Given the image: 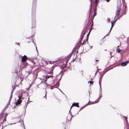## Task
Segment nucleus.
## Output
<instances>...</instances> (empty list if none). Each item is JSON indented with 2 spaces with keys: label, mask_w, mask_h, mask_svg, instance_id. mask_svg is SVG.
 Masks as SVG:
<instances>
[{
  "label": "nucleus",
  "mask_w": 129,
  "mask_h": 129,
  "mask_svg": "<svg viewBox=\"0 0 129 129\" xmlns=\"http://www.w3.org/2000/svg\"><path fill=\"white\" fill-rule=\"evenodd\" d=\"M46 93L44 97V98L45 97L46 99Z\"/></svg>",
  "instance_id": "40"
},
{
  "label": "nucleus",
  "mask_w": 129,
  "mask_h": 129,
  "mask_svg": "<svg viewBox=\"0 0 129 129\" xmlns=\"http://www.w3.org/2000/svg\"><path fill=\"white\" fill-rule=\"evenodd\" d=\"M129 62V61H126L122 62L121 63V65L122 66H125L126 65L127 63Z\"/></svg>",
  "instance_id": "8"
},
{
  "label": "nucleus",
  "mask_w": 129,
  "mask_h": 129,
  "mask_svg": "<svg viewBox=\"0 0 129 129\" xmlns=\"http://www.w3.org/2000/svg\"><path fill=\"white\" fill-rule=\"evenodd\" d=\"M116 51L117 52H120L121 51V50L118 48L117 49Z\"/></svg>",
  "instance_id": "26"
},
{
  "label": "nucleus",
  "mask_w": 129,
  "mask_h": 129,
  "mask_svg": "<svg viewBox=\"0 0 129 129\" xmlns=\"http://www.w3.org/2000/svg\"><path fill=\"white\" fill-rule=\"evenodd\" d=\"M55 86H51V89H53L54 88V87Z\"/></svg>",
  "instance_id": "33"
},
{
  "label": "nucleus",
  "mask_w": 129,
  "mask_h": 129,
  "mask_svg": "<svg viewBox=\"0 0 129 129\" xmlns=\"http://www.w3.org/2000/svg\"><path fill=\"white\" fill-rule=\"evenodd\" d=\"M73 104H74V106L77 107H79V106L78 105V103H74Z\"/></svg>",
  "instance_id": "13"
},
{
  "label": "nucleus",
  "mask_w": 129,
  "mask_h": 129,
  "mask_svg": "<svg viewBox=\"0 0 129 129\" xmlns=\"http://www.w3.org/2000/svg\"><path fill=\"white\" fill-rule=\"evenodd\" d=\"M87 27L86 26L85 28H84L82 30V32L81 33V35H80V41L81 42L82 39L84 37V35H85V33L86 32H87L88 31V30H87L86 29Z\"/></svg>",
  "instance_id": "4"
},
{
  "label": "nucleus",
  "mask_w": 129,
  "mask_h": 129,
  "mask_svg": "<svg viewBox=\"0 0 129 129\" xmlns=\"http://www.w3.org/2000/svg\"><path fill=\"white\" fill-rule=\"evenodd\" d=\"M89 34H90L89 33H88L87 34V38L85 40L86 41H88V37L89 35Z\"/></svg>",
  "instance_id": "20"
},
{
  "label": "nucleus",
  "mask_w": 129,
  "mask_h": 129,
  "mask_svg": "<svg viewBox=\"0 0 129 129\" xmlns=\"http://www.w3.org/2000/svg\"><path fill=\"white\" fill-rule=\"evenodd\" d=\"M22 101L20 99H19L18 100L17 102L15 103L16 105H17L20 104L22 102Z\"/></svg>",
  "instance_id": "9"
},
{
  "label": "nucleus",
  "mask_w": 129,
  "mask_h": 129,
  "mask_svg": "<svg viewBox=\"0 0 129 129\" xmlns=\"http://www.w3.org/2000/svg\"><path fill=\"white\" fill-rule=\"evenodd\" d=\"M27 104H25V105L24 106V109L25 110V109H26V108H27Z\"/></svg>",
  "instance_id": "24"
},
{
  "label": "nucleus",
  "mask_w": 129,
  "mask_h": 129,
  "mask_svg": "<svg viewBox=\"0 0 129 129\" xmlns=\"http://www.w3.org/2000/svg\"><path fill=\"white\" fill-rule=\"evenodd\" d=\"M17 71H16L15 72V73L16 74H17Z\"/></svg>",
  "instance_id": "39"
},
{
  "label": "nucleus",
  "mask_w": 129,
  "mask_h": 129,
  "mask_svg": "<svg viewBox=\"0 0 129 129\" xmlns=\"http://www.w3.org/2000/svg\"><path fill=\"white\" fill-rule=\"evenodd\" d=\"M69 116H70V115H68V117H69Z\"/></svg>",
  "instance_id": "53"
},
{
  "label": "nucleus",
  "mask_w": 129,
  "mask_h": 129,
  "mask_svg": "<svg viewBox=\"0 0 129 129\" xmlns=\"http://www.w3.org/2000/svg\"><path fill=\"white\" fill-rule=\"evenodd\" d=\"M33 43H34L35 46V47H36V49H37V51L38 52V50H37V47H36V44L35 43V42H34L33 41Z\"/></svg>",
  "instance_id": "27"
},
{
  "label": "nucleus",
  "mask_w": 129,
  "mask_h": 129,
  "mask_svg": "<svg viewBox=\"0 0 129 129\" xmlns=\"http://www.w3.org/2000/svg\"><path fill=\"white\" fill-rule=\"evenodd\" d=\"M69 56L70 57H71V54H70V55H69Z\"/></svg>",
  "instance_id": "48"
},
{
  "label": "nucleus",
  "mask_w": 129,
  "mask_h": 129,
  "mask_svg": "<svg viewBox=\"0 0 129 129\" xmlns=\"http://www.w3.org/2000/svg\"><path fill=\"white\" fill-rule=\"evenodd\" d=\"M48 62H46V63L47 64H48V63H47Z\"/></svg>",
  "instance_id": "54"
},
{
  "label": "nucleus",
  "mask_w": 129,
  "mask_h": 129,
  "mask_svg": "<svg viewBox=\"0 0 129 129\" xmlns=\"http://www.w3.org/2000/svg\"><path fill=\"white\" fill-rule=\"evenodd\" d=\"M61 77L60 78V79H59V81L60 80V79H61Z\"/></svg>",
  "instance_id": "59"
},
{
  "label": "nucleus",
  "mask_w": 129,
  "mask_h": 129,
  "mask_svg": "<svg viewBox=\"0 0 129 129\" xmlns=\"http://www.w3.org/2000/svg\"><path fill=\"white\" fill-rule=\"evenodd\" d=\"M27 42L29 43L30 42V41H27Z\"/></svg>",
  "instance_id": "57"
},
{
  "label": "nucleus",
  "mask_w": 129,
  "mask_h": 129,
  "mask_svg": "<svg viewBox=\"0 0 129 129\" xmlns=\"http://www.w3.org/2000/svg\"><path fill=\"white\" fill-rule=\"evenodd\" d=\"M27 59V57L25 55H24L21 57V61L22 62H24L26 61Z\"/></svg>",
  "instance_id": "6"
},
{
  "label": "nucleus",
  "mask_w": 129,
  "mask_h": 129,
  "mask_svg": "<svg viewBox=\"0 0 129 129\" xmlns=\"http://www.w3.org/2000/svg\"><path fill=\"white\" fill-rule=\"evenodd\" d=\"M124 117H125V118L126 119V121H127V122H128V121H127V117H126L125 116H123Z\"/></svg>",
  "instance_id": "35"
},
{
  "label": "nucleus",
  "mask_w": 129,
  "mask_h": 129,
  "mask_svg": "<svg viewBox=\"0 0 129 129\" xmlns=\"http://www.w3.org/2000/svg\"><path fill=\"white\" fill-rule=\"evenodd\" d=\"M51 73H52V74H52V73L51 72H49V73H48V74H51Z\"/></svg>",
  "instance_id": "44"
},
{
  "label": "nucleus",
  "mask_w": 129,
  "mask_h": 129,
  "mask_svg": "<svg viewBox=\"0 0 129 129\" xmlns=\"http://www.w3.org/2000/svg\"><path fill=\"white\" fill-rule=\"evenodd\" d=\"M28 72L29 74H30L31 73V72L30 71H28Z\"/></svg>",
  "instance_id": "37"
},
{
  "label": "nucleus",
  "mask_w": 129,
  "mask_h": 129,
  "mask_svg": "<svg viewBox=\"0 0 129 129\" xmlns=\"http://www.w3.org/2000/svg\"><path fill=\"white\" fill-rule=\"evenodd\" d=\"M60 91L61 92L63 93L62 92V91L61 90H60Z\"/></svg>",
  "instance_id": "55"
},
{
  "label": "nucleus",
  "mask_w": 129,
  "mask_h": 129,
  "mask_svg": "<svg viewBox=\"0 0 129 129\" xmlns=\"http://www.w3.org/2000/svg\"><path fill=\"white\" fill-rule=\"evenodd\" d=\"M88 42V41H85V40H84V41H83V43H82V44L84 45V44H85L84 42Z\"/></svg>",
  "instance_id": "31"
},
{
  "label": "nucleus",
  "mask_w": 129,
  "mask_h": 129,
  "mask_svg": "<svg viewBox=\"0 0 129 129\" xmlns=\"http://www.w3.org/2000/svg\"><path fill=\"white\" fill-rule=\"evenodd\" d=\"M100 70V69H99V70H98L95 73V75L97 73V72H99V70Z\"/></svg>",
  "instance_id": "32"
},
{
  "label": "nucleus",
  "mask_w": 129,
  "mask_h": 129,
  "mask_svg": "<svg viewBox=\"0 0 129 129\" xmlns=\"http://www.w3.org/2000/svg\"><path fill=\"white\" fill-rule=\"evenodd\" d=\"M127 129H129V128H127Z\"/></svg>",
  "instance_id": "63"
},
{
  "label": "nucleus",
  "mask_w": 129,
  "mask_h": 129,
  "mask_svg": "<svg viewBox=\"0 0 129 129\" xmlns=\"http://www.w3.org/2000/svg\"><path fill=\"white\" fill-rule=\"evenodd\" d=\"M95 10L94 11V13L93 15V18L96 15V8H95Z\"/></svg>",
  "instance_id": "17"
},
{
  "label": "nucleus",
  "mask_w": 129,
  "mask_h": 129,
  "mask_svg": "<svg viewBox=\"0 0 129 129\" xmlns=\"http://www.w3.org/2000/svg\"><path fill=\"white\" fill-rule=\"evenodd\" d=\"M23 94L22 93H21L20 94L18 95V97L19 98V99L20 98L22 95Z\"/></svg>",
  "instance_id": "22"
},
{
  "label": "nucleus",
  "mask_w": 129,
  "mask_h": 129,
  "mask_svg": "<svg viewBox=\"0 0 129 129\" xmlns=\"http://www.w3.org/2000/svg\"><path fill=\"white\" fill-rule=\"evenodd\" d=\"M58 88L59 89V90H60H60H61V89H59V88Z\"/></svg>",
  "instance_id": "52"
},
{
  "label": "nucleus",
  "mask_w": 129,
  "mask_h": 129,
  "mask_svg": "<svg viewBox=\"0 0 129 129\" xmlns=\"http://www.w3.org/2000/svg\"><path fill=\"white\" fill-rule=\"evenodd\" d=\"M110 70V69L109 68H105L104 69V70L102 72L105 73H106L107 71H108Z\"/></svg>",
  "instance_id": "11"
},
{
  "label": "nucleus",
  "mask_w": 129,
  "mask_h": 129,
  "mask_svg": "<svg viewBox=\"0 0 129 129\" xmlns=\"http://www.w3.org/2000/svg\"><path fill=\"white\" fill-rule=\"evenodd\" d=\"M110 34L108 32V33H107V34L106 36H107L109 35H110Z\"/></svg>",
  "instance_id": "38"
},
{
  "label": "nucleus",
  "mask_w": 129,
  "mask_h": 129,
  "mask_svg": "<svg viewBox=\"0 0 129 129\" xmlns=\"http://www.w3.org/2000/svg\"><path fill=\"white\" fill-rule=\"evenodd\" d=\"M15 78H17V77H15Z\"/></svg>",
  "instance_id": "64"
},
{
  "label": "nucleus",
  "mask_w": 129,
  "mask_h": 129,
  "mask_svg": "<svg viewBox=\"0 0 129 129\" xmlns=\"http://www.w3.org/2000/svg\"><path fill=\"white\" fill-rule=\"evenodd\" d=\"M37 75L38 74H36V75L33 76V79H34V81H35L37 78Z\"/></svg>",
  "instance_id": "16"
},
{
  "label": "nucleus",
  "mask_w": 129,
  "mask_h": 129,
  "mask_svg": "<svg viewBox=\"0 0 129 129\" xmlns=\"http://www.w3.org/2000/svg\"><path fill=\"white\" fill-rule=\"evenodd\" d=\"M112 56H111V58L112 57Z\"/></svg>",
  "instance_id": "61"
},
{
  "label": "nucleus",
  "mask_w": 129,
  "mask_h": 129,
  "mask_svg": "<svg viewBox=\"0 0 129 129\" xmlns=\"http://www.w3.org/2000/svg\"><path fill=\"white\" fill-rule=\"evenodd\" d=\"M102 78L100 77L99 80V84L100 85V91L99 92V98L95 101L93 102L92 104H93L98 103L99 101L101 98L102 97V89L101 88V82Z\"/></svg>",
  "instance_id": "3"
},
{
  "label": "nucleus",
  "mask_w": 129,
  "mask_h": 129,
  "mask_svg": "<svg viewBox=\"0 0 129 129\" xmlns=\"http://www.w3.org/2000/svg\"><path fill=\"white\" fill-rule=\"evenodd\" d=\"M105 74V73H103V72H101V74H100V77L102 78Z\"/></svg>",
  "instance_id": "14"
},
{
  "label": "nucleus",
  "mask_w": 129,
  "mask_h": 129,
  "mask_svg": "<svg viewBox=\"0 0 129 129\" xmlns=\"http://www.w3.org/2000/svg\"><path fill=\"white\" fill-rule=\"evenodd\" d=\"M90 102L89 101V102H88V103L87 104H86L85 106H83V107H81V109H80V111L82 109L86 106H87V105H90V104H89V103Z\"/></svg>",
  "instance_id": "15"
},
{
  "label": "nucleus",
  "mask_w": 129,
  "mask_h": 129,
  "mask_svg": "<svg viewBox=\"0 0 129 129\" xmlns=\"http://www.w3.org/2000/svg\"><path fill=\"white\" fill-rule=\"evenodd\" d=\"M59 83L58 82V81L55 84V86L56 87L59 86Z\"/></svg>",
  "instance_id": "21"
},
{
  "label": "nucleus",
  "mask_w": 129,
  "mask_h": 129,
  "mask_svg": "<svg viewBox=\"0 0 129 129\" xmlns=\"http://www.w3.org/2000/svg\"><path fill=\"white\" fill-rule=\"evenodd\" d=\"M93 22V21L92 20H91V22Z\"/></svg>",
  "instance_id": "60"
},
{
  "label": "nucleus",
  "mask_w": 129,
  "mask_h": 129,
  "mask_svg": "<svg viewBox=\"0 0 129 129\" xmlns=\"http://www.w3.org/2000/svg\"><path fill=\"white\" fill-rule=\"evenodd\" d=\"M61 77L60 78V79H59V81L60 80V79H61Z\"/></svg>",
  "instance_id": "58"
},
{
  "label": "nucleus",
  "mask_w": 129,
  "mask_h": 129,
  "mask_svg": "<svg viewBox=\"0 0 129 129\" xmlns=\"http://www.w3.org/2000/svg\"><path fill=\"white\" fill-rule=\"evenodd\" d=\"M37 0H33V3L32 8V28L35 27L36 23L35 20V9L36 7Z\"/></svg>",
  "instance_id": "1"
},
{
  "label": "nucleus",
  "mask_w": 129,
  "mask_h": 129,
  "mask_svg": "<svg viewBox=\"0 0 129 129\" xmlns=\"http://www.w3.org/2000/svg\"><path fill=\"white\" fill-rule=\"evenodd\" d=\"M29 98H28V100L27 102L25 104H27V105H28V104L29 103Z\"/></svg>",
  "instance_id": "29"
},
{
  "label": "nucleus",
  "mask_w": 129,
  "mask_h": 129,
  "mask_svg": "<svg viewBox=\"0 0 129 129\" xmlns=\"http://www.w3.org/2000/svg\"><path fill=\"white\" fill-rule=\"evenodd\" d=\"M53 76L52 74H51L50 76H48L47 75L45 77V78H46V79L44 81L45 82H46L47 81V80L48 78H49L52 77H53Z\"/></svg>",
  "instance_id": "10"
},
{
  "label": "nucleus",
  "mask_w": 129,
  "mask_h": 129,
  "mask_svg": "<svg viewBox=\"0 0 129 129\" xmlns=\"http://www.w3.org/2000/svg\"><path fill=\"white\" fill-rule=\"evenodd\" d=\"M32 62L34 64H36L35 62V61H32Z\"/></svg>",
  "instance_id": "34"
},
{
  "label": "nucleus",
  "mask_w": 129,
  "mask_h": 129,
  "mask_svg": "<svg viewBox=\"0 0 129 129\" xmlns=\"http://www.w3.org/2000/svg\"><path fill=\"white\" fill-rule=\"evenodd\" d=\"M33 36H32L31 37H30L29 38V39L31 41L32 40H33L32 37Z\"/></svg>",
  "instance_id": "28"
},
{
  "label": "nucleus",
  "mask_w": 129,
  "mask_h": 129,
  "mask_svg": "<svg viewBox=\"0 0 129 129\" xmlns=\"http://www.w3.org/2000/svg\"><path fill=\"white\" fill-rule=\"evenodd\" d=\"M92 47H93V46H91V48H90V49H91L92 48Z\"/></svg>",
  "instance_id": "49"
},
{
  "label": "nucleus",
  "mask_w": 129,
  "mask_h": 129,
  "mask_svg": "<svg viewBox=\"0 0 129 129\" xmlns=\"http://www.w3.org/2000/svg\"><path fill=\"white\" fill-rule=\"evenodd\" d=\"M98 0H95V2H96V3L97 2Z\"/></svg>",
  "instance_id": "45"
},
{
  "label": "nucleus",
  "mask_w": 129,
  "mask_h": 129,
  "mask_svg": "<svg viewBox=\"0 0 129 129\" xmlns=\"http://www.w3.org/2000/svg\"><path fill=\"white\" fill-rule=\"evenodd\" d=\"M68 61H66L65 63H66V62H67V63H68Z\"/></svg>",
  "instance_id": "50"
},
{
  "label": "nucleus",
  "mask_w": 129,
  "mask_h": 129,
  "mask_svg": "<svg viewBox=\"0 0 129 129\" xmlns=\"http://www.w3.org/2000/svg\"><path fill=\"white\" fill-rule=\"evenodd\" d=\"M16 44H18L19 45H20L19 44V43H16Z\"/></svg>",
  "instance_id": "43"
},
{
  "label": "nucleus",
  "mask_w": 129,
  "mask_h": 129,
  "mask_svg": "<svg viewBox=\"0 0 129 129\" xmlns=\"http://www.w3.org/2000/svg\"><path fill=\"white\" fill-rule=\"evenodd\" d=\"M67 62L66 63H63V64L62 65V67L63 68H64L67 65Z\"/></svg>",
  "instance_id": "19"
},
{
  "label": "nucleus",
  "mask_w": 129,
  "mask_h": 129,
  "mask_svg": "<svg viewBox=\"0 0 129 129\" xmlns=\"http://www.w3.org/2000/svg\"><path fill=\"white\" fill-rule=\"evenodd\" d=\"M110 55H111V52L110 53Z\"/></svg>",
  "instance_id": "56"
},
{
  "label": "nucleus",
  "mask_w": 129,
  "mask_h": 129,
  "mask_svg": "<svg viewBox=\"0 0 129 129\" xmlns=\"http://www.w3.org/2000/svg\"><path fill=\"white\" fill-rule=\"evenodd\" d=\"M121 9L120 6H117V9L116 11V14L115 17L114 18V20L113 22H112L114 23H115L117 20L119 19V17H122L123 15L125 13L126 10L125 9H123L122 10L123 12H122L121 13V15L119 16L120 12L121 11Z\"/></svg>",
  "instance_id": "2"
},
{
  "label": "nucleus",
  "mask_w": 129,
  "mask_h": 129,
  "mask_svg": "<svg viewBox=\"0 0 129 129\" xmlns=\"http://www.w3.org/2000/svg\"><path fill=\"white\" fill-rule=\"evenodd\" d=\"M16 123H10V124H9V125H13V124H15Z\"/></svg>",
  "instance_id": "36"
},
{
  "label": "nucleus",
  "mask_w": 129,
  "mask_h": 129,
  "mask_svg": "<svg viewBox=\"0 0 129 129\" xmlns=\"http://www.w3.org/2000/svg\"><path fill=\"white\" fill-rule=\"evenodd\" d=\"M111 27L110 28V30L109 31L108 33H109L110 34V32H111V30L112 29V28L113 27V22H112V21H111Z\"/></svg>",
  "instance_id": "12"
},
{
  "label": "nucleus",
  "mask_w": 129,
  "mask_h": 129,
  "mask_svg": "<svg viewBox=\"0 0 129 129\" xmlns=\"http://www.w3.org/2000/svg\"><path fill=\"white\" fill-rule=\"evenodd\" d=\"M89 82L90 83V84H91L92 85L93 84V82L92 81H89L88 82V83H89Z\"/></svg>",
  "instance_id": "23"
},
{
  "label": "nucleus",
  "mask_w": 129,
  "mask_h": 129,
  "mask_svg": "<svg viewBox=\"0 0 129 129\" xmlns=\"http://www.w3.org/2000/svg\"><path fill=\"white\" fill-rule=\"evenodd\" d=\"M11 99H10V100H9V103H10V101H11Z\"/></svg>",
  "instance_id": "42"
},
{
  "label": "nucleus",
  "mask_w": 129,
  "mask_h": 129,
  "mask_svg": "<svg viewBox=\"0 0 129 129\" xmlns=\"http://www.w3.org/2000/svg\"><path fill=\"white\" fill-rule=\"evenodd\" d=\"M91 29H90V30L89 33H90V31H91Z\"/></svg>",
  "instance_id": "47"
},
{
  "label": "nucleus",
  "mask_w": 129,
  "mask_h": 129,
  "mask_svg": "<svg viewBox=\"0 0 129 129\" xmlns=\"http://www.w3.org/2000/svg\"><path fill=\"white\" fill-rule=\"evenodd\" d=\"M15 88V87H14V88L13 87V86L12 91L11 93V95L10 96V99H11L12 98V94L13 91H14Z\"/></svg>",
  "instance_id": "18"
},
{
  "label": "nucleus",
  "mask_w": 129,
  "mask_h": 129,
  "mask_svg": "<svg viewBox=\"0 0 129 129\" xmlns=\"http://www.w3.org/2000/svg\"><path fill=\"white\" fill-rule=\"evenodd\" d=\"M107 21L108 23H109L110 22V19L109 18H108L107 20Z\"/></svg>",
  "instance_id": "25"
},
{
  "label": "nucleus",
  "mask_w": 129,
  "mask_h": 129,
  "mask_svg": "<svg viewBox=\"0 0 129 129\" xmlns=\"http://www.w3.org/2000/svg\"><path fill=\"white\" fill-rule=\"evenodd\" d=\"M110 1V0H106V1L107 2H108Z\"/></svg>",
  "instance_id": "41"
},
{
  "label": "nucleus",
  "mask_w": 129,
  "mask_h": 129,
  "mask_svg": "<svg viewBox=\"0 0 129 129\" xmlns=\"http://www.w3.org/2000/svg\"><path fill=\"white\" fill-rule=\"evenodd\" d=\"M91 5L90 6V8L89 9V17H90L92 15V12H91L92 10V4H91V0H90Z\"/></svg>",
  "instance_id": "7"
},
{
  "label": "nucleus",
  "mask_w": 129,
  "mask_h": 129,
  "mask_svg": "<svg viewBox=\"0 0 129 129\" xmlns=\"http://www.w3.org/2000/svg\"><path fill=\"white\" fill-rule=\"evenodd\" d=\"M33 84V83H32L31 84H30V87L31 86V85Z\"/></svg>",
  "instance_id": "46"
},
{
  "label": "nucleus",
  "mask_w": 129,
  "mask_h": 129,
  "mask_svg": "<svg viewBox=\"0 0 129 129\" xmlns=\"http://www.w3.org/2000/svg\"><path fill=\"white\" fill-rule=\"evenodd\" d=\"M89 95H90V92L89 91Z\"/></svg>",
  "instance_id": "51"
},
{
  "label": "nucleus",
  "mask_w": 129,
  "mask_h": 129,
  "mask_svg": "<svg viewBox=\"0 0 129 129\" xmlns=\"http://www.w3.org/2000/svg\"><path fill=\"white\" fill-rule=\"evenodd\" d=\"M7 116L6 115L5 116L3 117L2 115L0 116V121H1V124H3L4 122L6 121V117Z\"/></svg>",
  "instance_id": "5"
},
{
  "label": "nucleus",
  "mask_w": 129,
  "mask_h": 129,
  "mask_svg": "<svg viewBox=\"0 0 129 129\" xmlns=\"http://www.w3.org/2000/svg\"><path fill=\"white\" fill-rule=\"evenodd\" d=\"M74 104H72V106H71V108H71V109H70V111H69V112H70V111H71V108H72L73 106H74Z\"/></svg>",
  "instance_id": "30"
},
{
  "label": "nucleus",
  "mask_w": 129,
  "mask_h": 129,
  "mask_svg": "<svg viewBox=\"0 0 129 129\" xmlns=\"http://www.w3.org/2000/svg\"><path fill=\"white\" fill-rule=\"evenodd\" d=\"M95 61H98V60H96Z\"/></svg>",
  "instance_id": "62"
}]
</instances>
